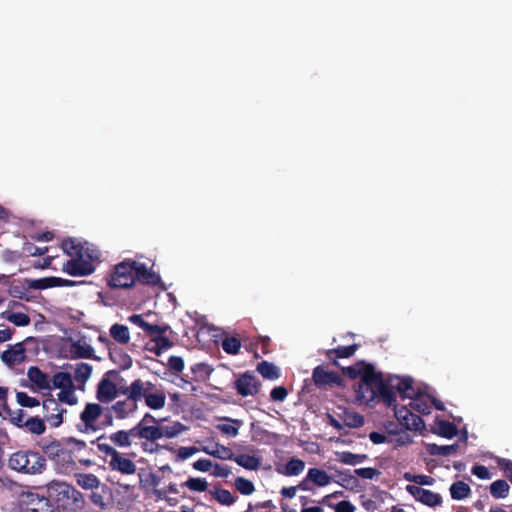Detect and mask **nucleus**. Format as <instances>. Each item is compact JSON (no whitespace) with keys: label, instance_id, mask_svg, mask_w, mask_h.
<instances>
[{"label":"nucleus","instance_id":"14","mask_svg":"<svg viewBox=\"0 0 512 512\" xmlns=\"http://www.w3.org/2000/svg\"><path fill=\"white\" fill-rule=\"evenodd\" d=\"M312 379L319 388L342 386L343 384V379L337 372L328 371L323 365H318L313 369Z\"/></svg>","mask_w":512,"mask_h":512},{"label":"nucleus","instance_id":"41","mask_svg":"<svg viewBox=\"0 0 512 512\" xmlns=\"http://www.w3.org/2000/svg\"><path fill=\"white\" fill-rule=\"evenodd\" d=\"M222 349L230 355H237L241 348V341L239 338L231 336L224 337L221 342Z\"/></svg>","mask_w":512,"mask_h":512},{"label":"nucleus","instance_id":"22","mask_svg":"<svg viewBox=\"0 0 512 512\" xmlns=\"http://www.w3.org/2000/svg\"><path fill=\"white\" fill-rule=\"evenodd\" d=\"M359 345L352 344L349 346H338L333 349H328L325 352V356L334 366H339L337 359L339 358H349L355 354Z\"/></svg>","mask_w":512,"mask_h":512},{"label":"nucleus","instance_id":"31","mask_svg":"<svg viewBox=\"0 0 512 512\" xmlns=\"http://www.w3.org/2000/svg\"><path fill=\"white\" fill-rule=\"evenodd\" d=\"M232 461L247 470H257L260 467L261 460L259 457L248 454L235 455Z\"/></svg>","mask_w":512,"mask_h":512},{"label":"nucleus","instance_id":"55","mask_svg":"<svg viewBox=\"0 0 512 512\" xmlns=\"http://www.w3.org/2000/svg\"><path fill=\"white\" fill-rule=\"evenodd\" d=\"M48 453L53 458H56V457H63V459L70 458L69 453L66 450H64L63 448H61V446L58 443H52L48 447Z\"/></svg>","mask_w":512,"mask_h":512},{"label":"nucleus","instance_id":"54","mask_svg":"<svg viewBox=\"0 0 512 512\" xmlns=\"http://www.w3.org/2000/svg\"><path fill=\"white\" fill-rule=\"evenodd\" d=\"M167 365L170 370L180 373L184 369V360L180 356H170Z\"/></svg>","mask_w":512,"mask_h":512},{"label":"nucleus","instance_id":"58","mask_svg":"<svg viewBox=\"0 0 512 512\" xmlns=\"http://www.w3.org/2000/svg\"><path fill=\"white\" fill-rule=\"evenodd\" d=\"M212 468H213L212 474L215 477L227 478L231 473L229 467L223 466L218 463H215L214 465L212 464Z\"/></svg>","mask_w":512,"mask_h":512},{"label":"nucleus","instance_id":"21","mask_svg":"<svg viewBox=\"0 0 512 512\" xmlns=\"http://www.w3.org/2000/svg\"><path fill=\"white\" fill-rule=\"evenodd\" d=\"M130 435L138 436L150 441H155L162 438L160 426L157 425H139L130 429Z\"/></svg>","mask_w":512,"mask_h":512},{"label":"nucleus","instance_id":"25","mask_svg":"<svg viewBox=\"0 0 512 512\" xmlns=\"http://www.w3.org/2000/svg\"><path fill=\"white\" fill-rule=\"evenodd\" d=\"M432 432L443 438L451 439L457 435L458 429L457 426L450 421L437 420L435 427L432 428Z\"/></svg>","mask_w":512,"mask_h":512},{"label":"nucleus","instance_id":"23","mask_svg":"<svg viewBox=\"0 0 512 512\" xmlns=\"http://www.w3.org/2000/svg\"><path fill=\"white\" fill-rule=\"evenodd\" d=\"M109 284L115 288L128 287V264L125 261L119 263L111 274Z\"/></svg>","mask_w":512,"mask_h":512},{"label":"nucleus","instance_id":"56","mask_svg":"<svg viewBox=\"0 0 512 512\" xmlns=\"http://www.w3.org/2000/svg\"><path fill=\"white\" fill-rule=\"evenodd\" d=\"M288 391L284 386L274 387L270 392V397L273 401L282 402L286 399Z\"/></svg>","mask_w":512,"mask_h":512},{"label":"nucleus","instance_id":"40","mask_svg":"<svg viewBox=\"0 0 512 512\" xmlns=\"http://www.w3.org/2000/svg\"><path fill=\"white\" fill-rule=\"evenodd\" d=\"M212 497L222 505H232L235 502V497L229 490L221 487H215L214 490H210Z\"/></svg>","mask_w":512,"mask_h":512},{"label":"nucleus","instance_id":"32","mask_svg":"<svg viewBox=\"0 0 512 512\" xmlns=\"http://www.w3.org/2000/svg\"><path fill=\"white\" fill-rule=\"evenodd\" d=\"M453 500H463L470 496L471 488L464 481H456L449 488Z\"/></svg>","mask_w":512,"mask_h":512},{"label":"nucleus","instance_id":"9","mask_svg":"<svg viewBox=\"0 0 512 512\" xmlns=\"http://www.w3.org/2000/svg\"><path fill=\"white\" fill-rule=\"evenodd\" d=\"M152 266L153 264L148 266L146 263L130 260V289L134 286L136 281L147 286L160 285L162 289H165L161 277L152 270Z\"/></svg>","mask_w":512,"mask_h":512},{"label":"nucleus","instance_id":"12","mask_svg":"<svg viewBox=\"0 0 512 512\" xmlns=\"http://www.w3.org/2000/svg\"><path fill=\"white\" fill-rule=\"evenodd\" d=\"M233 387L237 394L241 395L242 397H248L255 396L259 393L261 383L253 372L246 371L239 375V377L235 380Z\"/></svg>","mask_w":512,"mask_h":512},{"label":"nucleus","instance_id":"4","mask_svg":"<svg viewBox=\"0 0 512 512\" xmlns=\"http://www.w3.org/2000/svg\"><path fill=\"white\" fill-rule=\"evenodd\" d=\"M48 497L66 510L76 511L84 506L82 494L73 486L59 481H52L47 485Z\"/></svg>","mask_w":512,"mask_h":512},{"label":"nucleus","instance_id":"13","mask_svg":"<svg viewBox=\"0 0 512 512\" xmlns=\"http://www.w3.org/2000/svg\"><path fill=\"white\" fill-rule=\"evenodd\" d=\"M43 410L44 418L51 427L57 428L64 422V415L67 413V409L63 408L61 403L53 396L43 401Z\"/></svg>","mask_w":512,"mask_h":512},{"label":"nucleus","instance_id":"24","mask_svg":"<svg viewBox=\"0 0 512 512\" xmlns=\"http://www.w3.org/2000/svg\"><path fill=\"white\" fill-rule=\"evenodd\" d=\"M151 313H147L145 315L142 314H133L130 315V323L141 329L145 336H151L153 333H157L161 331L160 325L151 324L146 321L145 317H149Z\"/></svg>","mask_w":512,"mask_h":512},{"label":"nucleus","instance_id":"3","mask_svg":"<svg viewBox=\"0 0 512 512\" xmlns=\"http://www.w3.org/2000/svg\"><path fill=\"white\" fill-rule=\"evenodd\" d=\"M8 467L25 475H40L46 470L44 456L32 450H19L12 453L7 462Z\"/></svg>","mask_w":512,"mask_h":512},{"label":"nucleus","instance_id":"43","mask_svg":"<svg viewBox=\"0 0 512 512\" xmlns=\"http://www.w3.org/2000/svg\"><path fill=\"white\" fill-rule=\"evenodd\" d=\"M24 427L33 434L40 435L45 432V425L42 419L31 417L24 422Z\"/></svg>","mask_w":512,"mask_h":512},{"label":"nucleus","instance_id":"46","mask_svg":"<svg viewBox=\"0 0 512 512\" xmlns=\"http://www.w3.org/2000/svg\"><path fill=\"white\" fill-rule=\"evenodd\" d=\"M364 417L357 412H347L344 418V425L349 428H360L364 425Z\"/></svg>","mask_w":512,"mask_h":512},{"label":"nucleus","instance_id":"8","mask_svg":"<svg viewBox=\"0 0 512 512\" xmlns=\"http://www.w3.org/2000/svg\"><path fill=\"white\" fill-rule=\"evenodd\" d=\"M103 408L97 403H87L80 413L76 428L80 433L92 435L101 430Z\"/></svg>","mask_w":512,"mask_h":512},{"label":"nucleus","instance_id":"19","mask_svg":"<svg viewBox=\"0 0 512 512\" xmlns=\"http://www.w3.org/2000/svg\"><path fill=\"white\" fill-rule=\"evenodd\" d=\"M25 357V348L22 343L9 346L1 355L2 361L9 367L22 363Z\"/></svg>","mask_w":512,"mask_h":512},{"label":"nucleus","instance_id":"63","mask_svg":"<svg viewBox=\"0 0 512 512\" xmlns=\"http://www.w3.org/2000/svg\"><path fill=\"white\" fill-rule=\"evenodd\" d=\"M197 452H198V449L194 446H189V447L183 446L178 449V457L182 460H185Z\"/></svg>","mask_w":512,"mask_h":512},{"label":"nucleus","instance_id":"18","mask_svg":"<svg viewBox=\"0 0 512 512\" xmlns=\"http://www.w3.org/2000/svg\"><path fill=\"white\" fill-rule=\"evenodd\" d=\"M27 377L36 391H51L53 389L52 379L36 366H31L27 370Z\"/></svg>","mask_w":512,"mask_h":512},{"label":"nucleus","instance_id":"5","mask_svg":"<svg viewBox=\"0 0 512 512\" xmlns=\"http://www.w3.org/2000/svg\"><path fill=\"white\" fill-rule=\"evenodd\" d=\"M130 400L135 403L144 400L149 408L159 410L165 406L166 395L153 383L137 379L130 384Z\"/></svg>","mask_w":512,"mask_h":512},{"label":"nucleus","instance_id":"16","mask_svg":"<svg viewBox=\"0 0 512 512\" xmlns=\"http://www.w3.org/2000/svg\"><path fill=\"white\" fill-rule=\"evenodd\" d=\"M406 490L415 500L429 507L439 506L442 503V497L439 493L415 485H407Z\"/></svg>","mask_w":512,"mask_h":512},{"label":"nucleus","instance_id":"17","mask_svg":"<svg viewBox=\"0 0 512 512\" xmlns=\"http://www.w3.org/2000/svg\"><path fill=\"white\" fill-rule=\"evenodd\" d=\"M161 331L157 333H153L150 336L151 347H148V350L154 352L156 355H160L162 352L173 347V342L165 336V333L170 329L169 325L160 326Z\"/></svg>","mask_w":512,"mask_h":512},{"label":"nucleus","instance_id":"2","mask_svg":"<svg viewBox=\"0 0 512 512\" xmlns=\"http://www.w3.org/2000/svg\"><path fill=\"white\" fill-rule=\"evenodd\" d=\"M61 248L67 260L62 263L63 272L74 277L88 276L95 270V263L100 259L97 247L80 238H67Z\"/></svg>","mask_w":512,"mask_h":512},{"label":"nucleus","instance_id":"49","mask_svg":"<svg viewBox=\"0 0 512 512\" xmlns=\"http://www.w3.org/2000/svg\"><path fill=\"white\" fill-rule=\"evenodd\" d=\"M235 487L243 495H251L255 491L254 484L243 477H237L235 479Z\"/></svg>","mask_w":512,"mask_h":512},{"label":"nucleus","instance_id":"7","mask_svg":"<svg viewBox=\"0 0 512 512\" xmlns=\"http://www.w3.org/2000/svg\"><path fill=\"white\" fill-rule=\"evenodd\" d=\"M52 386L53 389L59 390L55 398L58 402L69 406L78 404L79 399L76 395V387L69 373L58 372L54 374L52 377Z\"/></svg>","mask_w":512,"mask_h":512},{"label":"nucleus","instance_id":"37","mask_svg":"<svg viewBox=\"0 0 512 512\" xmlns=\"http://www.w3.org/2000/svg\"><path fill=\"white\" fill-rule=\"evenodd\" d=\"M257 371L265 378L269 380H275L280 377L279 369L268 361H262L257 364Z\"/></svg>","mask_w":512,"mask_h":512},{"label":"nucleus","instance_id":"10","mask_svg":"<svg viewBox=\"0 0 512 512\" xmlns=\"http://www.w3.org/2000/svg\"><path fill=\"white\" fill-rule=\"evenodd\" d=\"M99 450L105 454L106 462L111 468L113 475L110 476L112 481H117L120 485V479L117 478V474H120L123 477L128 475V458L125 454L118 452L115 448L108 444H99ZM126 487V484H123Z\"/></svg>","mask_w":512,"mask_h":512},{"label":"nucleus","instance_id":"26","mask_svg":"<svg viewBox=\"0 0 512 512\" xmlns=\"http://www.w3.org/2000/svg\"><path fill=\"white\" fill-rule=\"evenodd\" d=\"M395 380L397 381L395 385L387 383L390 387H392V390L395 392V388L402 398H412L414 394L412 379L395 377ZM386 382L388 381L386 380Z\"/></svg>","mask_w":512,"mask_h":512},{"label":"nucleus","instance_id":"35","mask_svg":"<svg viewBox=\"0 0 512 512\" xmlns=\"http://www.w3.org/2000/svg\"><path fill=\"white\" fill-rule=\"evenodd\" d=\"M489 491L495 499L506 498L509 495L510 486L505 480L498 479L490 484Z\"/></svg>","mask_w":512,"mask_h":512},{"label":"nucleus","instance_id":"60","mask_svg":"<svg viewBox=\"0 0 512 512\" xmlns=\"http://www.w3.org/2000/svg\"><path fill=\"white\" fill-rule=\"evenodd\" d=\"M193 468L197 471L207 472L212 468V462L209 459H199L193 463Z\"/></svg>","mask_w":512,"mask_h":512},{"label":"nucleus","instance_id":"52","mask_svg":"<svg viewBox=\"0 0 512 512\" xmlns=\"http://www.w3.org/2000/svg\"><path fill=\"white\" fill-rule=\"evenodd\" d=\"M354 473L363 479L371 480V479L375 478L376 476L380 475L381 472L376 468L365 467V468L355 469Z\"/></svg>","mask_w":512,"mask_h":512},{"label":"nucleus","instance_id":"38","mask_svg":"<svg viewBox=\"0 0 512 512\" xmlns=\"http://www.w3.org/2000/svg\"><path fill=\"white\" fill-rule=\"evenodd\" d=\"M77 484L83 489H96L100 485L99 479L90 473H79L76 475Z\"/></svg>","mask_w":512,"mask_h":512},{"label":"nucleus","instance_id":"33","mask_svg":"<svg viewBox=\"0 0 512 512\" xmlns=\"http://www.w3.org/2000/svg\"><path fill=\"white\" fill-rule=\"evenodd\" d=\"M304 468V461L293 457L286 463L284 469H278V472L285 476H297L303 472Z\"/></svg>","mask_w":512,"mask_h":512},{"label":"nucleus","instance_id":"20","mask_svg":"<svg viewBox=\"0 0 512 512\" xmlns=\"http://www.w3.org/2000/svg\"><path fill=\"white\" fill-rule=\"evenodd\" d=\"M69 352L73 358H90L94 349L86 337L71 340Z\"/></svg>","mask_w":512,"mask_h":512},{"label":"nucleus","instance_id":"59","mask_svg":"<svg viewBox=\"0 0 512 512\" xmlns=\"http://www.w3.org/2000/svg\"><path fill=\"white\" fill-rule=\"evenodd\" d=\"M112 411L118 418H125L127 415V404L125 401H118L112 406Z\"/></svg>","mask_w":512,"mask_h":512},{"label":"nucleus","instance_id":"28","mask_svg":"<svg viewBox=\"0 0 512 512\" xmlns=\"http://www.w3.org/2000/svg\"><path fill=\"white\" fill-rule=\"evenodd\" d=\"M459 449V444L454 443L451 445H437L435 443H431L427 445V452L431 456H450L457 453Z\"/></svg>","mask_w":512,"mask_h":512},{"label":"nucleus","instance_id":"39","mask_svg":"<svg viewBox=\"0 0 512 512\" xmlns=\"http://www.w3.org/2000/svg\"><path fill=\"white\" fill-rule=\"evenodd\" d=\"M227 421H230L231 424H218L216 428L223 434L229 437H236L238 435L239 429L242 426L243 422L239 419H231L226 418Z\"/></svg>","mask_w":512,"mask_h":512},{"label":"nucleus","instance_id":"64","mask_svg":"<svg viewBox=\"0 0 512 512\" xmlns=\"http://www.w3.org/2000/svg\"><path fill=\"white\" fill-rule=\"evenodd\" d=\"M355 506L346 500L340 501L336 504L335 512H354Z\"/></svg>","mask_w":512,"mask_h":512},{"label":"nucleus","instance_id":"11","mask_svg":"<svg viewBox=\"0 0 512 512\" xmlns=\"http://www.w3.org/2000/svg\"><path fill=\"white\" fill-rule=\"evenodd\" d=\"M22 512H54L49 497L33 491H23L18 496Z\"/></svg>","mask_w":512,"mask_h":512},{"label":"nucleus","instance_id":"34","mask_svg":"<svg viewBox=\"0 0 512 512\" xmlns=\"http://www.w3.org/2000/svg\"><path fill=\"white\" fill-rule=\"evenodd\" d=\"M390 439L388 442L393 443L396 447L408 445L412 442L411 436L403 429L388 430Z\"/></svg>","mask_w":512,"mask_h":512},{"label":"nucleus","instance_id":"44","mask_svg":"<svg viewBox=\"0 0 512 512\" xmlns=\"http://www.w3.org/2000/svg\"><path fill=\"white\" fill-rule=\"evenodd\" d=\"M182 486L187 487L191 491L204 492L208 488V483L203 478L190 477L184 483H182Z\"/></svg>","mask_w":512,"mask_h":512},{"label":"nucleus","instance_id":"48","mask_svg":"<svg viewBox=\"0 0 512 512\" xmlns=\"http://www.w3.org/2000/svg\"><path fill=\"white\" fill-rule=\"evenodd\" d=\"M110 335L118 342H128V328L124 325L115 324L110 329Z\"/></svg>","mask_w":512,"mask_h":512},{"label":"nucleus","instance_id":"29","mask_svg":"<svg viewBox=\"0 0 512 512\" xmlns=\"http://www.w3.org/2000/svg\"><path fill=\"white\" fill-rule=\"evenodd\" d=\"M306 480L313 482L319 487H324L331 482V477L325 470L319 468H310L306 475Z\"/></svg>","mask_w":512,"mask_h":512},{"label":"nucleus","instance_id":"15","mask_svg":"<svg viewBox=\"0 0 512 512\" xmlns=\"http://www.w3.org/2000/svg\"><path fill=\"white\" fill-rule=\"evenodd\" d=\"M393 407L396 408V404ZM395 417L408 430L422 431L425 429V423L421 416L413 413L405 406L395 409Z\"/></svg>","mask_w":512,"mask_h":512},{"label":"nucleus","instance_id":"36","mask_svg":"<svg viewBox=\"0 0 512 512\" xmlns=\"http://www.w3.org/2000/svg\"><path fill=\"white\" fill-rule=\"evenodd\" d=\"M368 456L366 454H354L350 451H343L337 453V460L346 465L355 466L366 461Z\"/></svg>","mask_w":512,"mask_h":512},{"label":"nucleus","instance_id":"57","mask_svg":"<svg viewBox=\"0 0 512 512\" xmlns=\"http://www.w3.org/2000/svg\"><path fill=\"white\" fill-rule=\"evenodd\" d=\"M110 439L113 443H115L118 446H126L128 445V432L118 431L116 433H113L110 436Z\"/></svg>","mask_w":512,"mask_h":512},{"label":"nucleus","instance_id":"53","mask_svg":"<svg viewBox=\"0 0 512 512\" xmlns=\"http://www.w3.org/2000/svg\"><path fill=\"white\" fill-rule=\"evenodd\" d=\"M410 406L412 409L421 414H429L431 409L427 402L420 398L413 399L410 402Z\"/></svg>","mask_w":512,"mask_h":512},{"label":"nucleus","instance_id":"47","mask_svg":"<svg viewBox=\"0 0 512 512\" xmlns=\"http://www.w3.org/2000/svg\"><path fill=\"white\" fill-rule=\"evenodd\" d=\"M91 373L92 367L89 364L80 363L75 369V379L76 381L84 384L91 377Z\"/></svg>","mask_w":512,"mask_h":512},{"label":"nucleus","instance_id":"1","mask_svg":"<svg viewBox=\"0 0 512 512\" xmlns=\"http://www.w3.org/2000/svg\"><path fill=\"white\" fill-rule=\"evenodd\" d=\"M343 373L351 379L360 377L357 398L360 402L373 408L378 403L386 407L395 405L396 393L392 390L381 372H376L372 364L359 361L353 366L342 368Z\"/></svg>","mask_w":512,"mask_h":512},{"label":"nucleus","instance_id":"62","mask_svg":"<svg viewBox=\"0 0 512 512\" xmlns=\"http://www.w3.org/2000/svg\"><path fill=\"white\" fill-rule=\"evenodd\" d=\"M472 473L480 479H489L491 477L489 470L483 465L473 466Z\"/></svg>","mask_w":512,"mask_h":512},{"label":"nucleus","instance_id":"45","mask_svg":"<svg viewBox=\"0 0 512 512\" xmlns=\"http://www.w3.org/2000/svg\"><path fill=\"white\" fill-rule=\"evenodd\" d=\"M185 429L184 425L180 422H175L172 425H160V431L162 432V438H173L183 432Z\"/></svg>","mask_w":512,"mask_h":512},{"label":"nucleus","instance_id":"27","mask_svg":"<svg viewBox=\"0 0 512 512\" xmlns=\"http://www.w3.org/2000/svg\"><path fill=\"white\" fill-rule=\"evenodd\" d=\"M202 451L208 455H211L221 460H233L234 458V453L232 452V450L219 443H216L214 448L205 446L202 448Z\"/></svg>","mask_w":512,"mask_h":512},{"label":"nucleus","instance_id":"50","mask_svg":"<svg viewBox=\"0 0 512 512\" xmlns=\"http://www.w3.org/2000/svg\"><path fill=\"white\" fill-rule=\"evenodd\" d=\"M16 400H17V403L23 407L33 408V407L39 406V404H40L38 399L29 396L25 392H17Z\"/></svg>","mask_w":512,"mask_h":512},{"label":"nucleus","instance_id":"61","mask_svg":"<svg viewBox=\"0 0 512 512\" xmlns=\"http://www.w3.org/2000/svg\"><path fill=\"white\" fill-rule=\"evenodd\" d=\"M413 483L417 484L416 486H423V485H433L435 482V479L428 475L419 474L416 477H413Z\"/></svg>","mask_w":512,"mask_h":512},{"label":"nucleus","instance_id":"30","mask_svg":"<svg viewBox=\"0 0 512 512\" xmlns=\"http://www.w3.org/2000/svg\"><path fill=\"white\" fill-rule=\"evenodd\" d=\"M1 317L19 327L28 326L31 322L30 317L24 312L7 310L1 314Z\"/></svg>","mask_w":512,"mask_h":512},{"label":"nucleus","instance_id":"51","mask_svg":"<svg viewBox=\"0 0 512 512\" xmlns=\"http://www.w3.org/2000/svg\"><path fill=\"white\" fill-rule=\"evenodd\" d=\"M496 463L498 467L503 470L505 476L509 479V481L512 483V460L497 457Z\"/></svg>","mask_w":512,"mask_h":512},{"label":"nucleus","instance_id":"42","mask_svg":"<svg viewBox=\"0 0 512 512\" xmlns=\"http://www.w3.org/2000/svg\"><path fill=\"white\" fill-rule=\"evenodd\" d=\"M192 373L195 375L194 380L195 381H203L207 378H209L210 374L212 373V368L203 362L196 363L191 367Z\"/></svg>","mask_w":512,"mask_h":512},{"label":"nucleus","instance_id":"6","mask_svg":"<svg viewBox=\"0 0 512 512\" xmlns=\"http://www.w3.org/2000/svg\"><path fill=\"white\" fill-rule=\"evenodd\" d=\"M127 392L126 378L118 371H108L98 384L96 396L101 403H110Z\"/></svg>","mask_w":512,"mask_h":512}]
</instances>
